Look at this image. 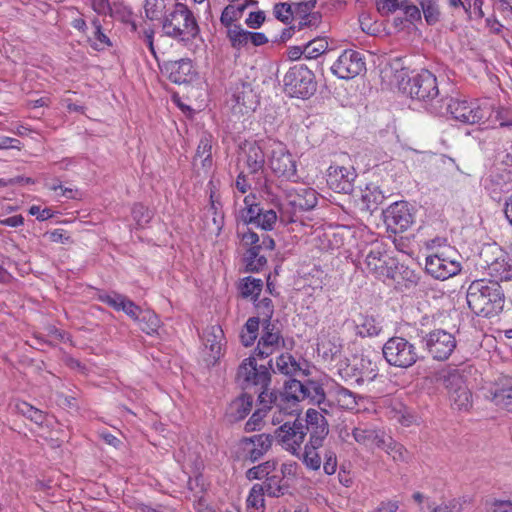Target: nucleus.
<instances>
[{
  "instance_id": "nucleus-1",
  "label": "nucleus",
  "mask_w": 512,
  "mask_h": 512,
  "mask_svg": "<svg viewBox=\"0 0 512 512\" xmlns=\"http://www.w3.org/2000/svg\"><path fill=\"white\" fill-rule=\"evenodd\" d=\"M469 309L479 317L499 315L505 305V294L497 281L479 279L471 282L466 292Z\"/></svg>"
},
{
  "instance_id": "nucleus-2",
  "label": "nucleus",
  "mask_w": 512,
  "mask_h": 512,
  "mask_svg": "<svg viewBox=\"0 0 512 512\" xmlns=\"http://www.w3.org/2000/svg\"><path fill=\"white\" fill-rule=\"evenodd\" d=\"M402 90L412 99L422 103L423 108L430 114L443 112V101L447 94H443L438 87L437 78L430 71L423 69L411 76L402 84Z\"/></svg>"
},
{
  "instance_id": "nucleus-3",
  "label": "nucleus",
  "mask_w": 512,
  "mask_h": 512,
  "mask_svg": "<svg viewBox=\"0 0 512 512\" xmlns=\"http://www.w3.org/2000/svg\"><path fill=\"white\" fill-rule=\"evenodd\" d=\"M162 29L166 36L181 41L194 39L200 32L192 11L180 2L174 3L173 10L164 15Z\"/></svg>"
},
{
  "instance_id": "nucleus-4",
  "label": "nucleus",
  "mask_w": 512,
  "mask_h": 512,
  "mask_svg": "<svg viewBox=\"0 0 512 512\" xmlns=\"http://www.w3.org/2000/svg\"><path fill=\"white\" fill-rule=\"evenodd\" d=\"M304 382L294 378H289L283 384L280 391L271 390L270 392H262L258 395V401L265 407H277L280 412L292 414L296 412L295 407L298 402L302 401Z\"/></svg>"
},
{
  "instance_id": "nucleus-5",
  "label": "nucleus",
  "mask_w": 512,
  "mask_h": 512,
  "mask_svg": "<svg viewBox=\"0 0 512 512\" xmlns=\"http://www.w3.org/2000/svg\"><path fill=\"white\" fill-rule=\"evenodd\" d=\"M254 354L245 358L238 367L237 381L243 389H252L262 392H270L272 359L267 365H258Z\"/></svg>"
},
{
  "instance_id": "nucleus-6",
  "label": "nucleus",
  "mask_w": 512,
  "mask_h": 512,
  "mask_svg": "<svg viewBox=\"0 0 512 512\" xmlns=\"http://www.w3.org/2000/svg\"><path fill=\"white\" fill-rule=\"evenodd\" d=\"M482 267L491 281L512 282V255L497 244L486 245L480 252Z\"/></svg>"
},
{
  "instance_id": "nucleus-7",
  "label": "nucleus",
  "mask_w": 512,
  "mask_h": 512,
  "mask_svg": "<svg viewBox=\"0 0 512 512\" xmlns=\"http://www.w3.org/2000/svg\"><path fill=\"white\" fill-rule=\"evenodd\" d=\"M436 379L447 389L454 409L468 411L472 407V393L457 369H442L436 374Z\"/></svg>"
},
{
  "instance_id": "nucleus-8",
  "label": "nucleus",
  "mask_w": 512,
  "mask_h": 512,
  "mask_svg": "<svg viewBox=\"0 0 512 512\" xmlns=\"http://www.w3.org/2000/svg\"><path fill=\"white\" fill-rule=\"evenodd\" d=\"M283 89L290 97L307 99L316 92L315 75L307 66L296 64L285 73Z\"/></svg>"
},
{
  "instance_id": "nucleus-9",
  "label": "nucleus",
  "mask_w": 512,
  "mask_h": 512,
  "mask_svg": "<svg viewBox=\"0 0 512 512\" xmlns=\"http://www.w3.org/2000/svg\"><path fill=\"white\" fill-rule=\"evenodd\" d=\"M382 353L390 366L402 369L412 367L420 358L416 346L400 336L389 338L383 345Z\"/></svg>"
},
{
  "instance_id": "nucleus-10",
  "label": "nucleus",
  "mask_w": 512,
  "mask_h": 512,
  "mask_svg": "<svg viewBox=\"0 0 512 512\" xmlns=\"http://www.w3.org/2000/svg\"><path fill=\"white\" fill-rule=\"evenodd\" d=\"M268 165L279 178L297 182V162L286 146L279 141L268 140Z\"/></svg>"
},
{
  "instance_id": "nucleus-11",
  "label": "nucleus",
  "mask_w": 512,
  "mask_h": 512,
  "mask_svg": "<svg viewBox=\"0 0 512 512\" xmlns=\"http://www.w3.org/2000/svg\"><path fill=\"white\" fill-rule=\"evenodd\" d=\"M267 146L268 140H261L246 143L243 147V169L247 171L248 175H251L255 184H261L265 179Z\"/></svg>"
},
{
  "instance_id": "nucleus-12",
  "label": "nucleus",
  "mask_w": 512,
  "mask_h": 512,
  "mask_svg": "<svg viewBox=\"0 0 512 512\" xmlns=\"http://www.w3.org/2000/svg\"><path fill=\"white\" fill-rule=\"evenodd\" d=\"M317 202V193L313 188L301 187L285 190V212L290 214V222H296L298 214L312 210Z\"/></svg>"
},
{
  "instance_id": "nucleus-13",
  "label": "nucleus",
  "mask_w": 512,
  "mask_h": 512,
  "mask_svg": "<svg viewBox=\"0 0 512 512\" xmlns=\"http://www.w3.org/2000/svg\"><path fill=\"white\" fill-rule=\"evenodd\" d=\"M443 112L436 114L437 116L451 115V117L464 124H476L485 118V112L479 106L468 103L465 100L454 99L446 96L443 101Z\"/></svg>"
},
{
  "instance_id": "nucleus-14",
  "label": "nucleus",
  "mask_w": 512,
  "mask_h": 512,
  "mask_svg": "<svg viewBox=\"0 0 512 512\" xmlns=\"http://www.w3.org/2000/svg\"><path fill=\"white\" fill-rule=\"evenodd\" d=\"M255 197L248 195L244 199L245 207L240 211L244 224L254 225L265 231L273 229L277 221V213L273 209H264L260 204L254 203Z\"/></svg>"
},
{
  "instance_id": "nucleus-15",
  "label": "nucleus",
  "mask_w": 512,
  "mask_h": 512,
  "mask_svg": "<svg viewBox=\"0 0 512 512\" xmlns=\"http://www.w3.org/2000/svg\"><path fill=\"white\" fill-rule=\"evenodd\" d=\"M383 218L388 231L402 233L414 223V209L406 201H397L383 211Z\"/></svg>"
},
{
  "instance_id": "nucleus-16",
  "label": "nucleus",
  "mask_w": 512,
  "mask_h": 512,
  "mask_svg": "<svg viewBox=\"0 0 512 512\" xmlns=\"http://www.w3.org/2000/svg\"><path fill=\"white\" fill-rule=\"evenodd\" d=\"M365 70L364 54L353 49L344 50L331 66L332 73L344 80L353 79Z\"/></svg>"
},
{
  "instance_id": "nucleus-17",
  "label": "nucleus",
  "mask_w": 512,
  "mask_h": 512,
  "mask_svg": "<svg viewBox=\"0 0 512 512\" xmlns=\"http://www.w3.org/2000/svg\"><path fill=\"white\" fill-rule=\"evenodd\" d=\"M425 349L433 359L444 361L450 357L456 348V339L451 333L437 329L422 337Z\"/></svg>"
},
{
  "instance_id": "nucleus-18",
  "label": "nucleus",
  "mask_w": 512,
  "mask_h": 512,
  "mask_svg": "<svg viewBox=\"0 0 512 512\" xmlns=\"http://www.w3.org/2000/svg\"><path fill=\"white\" fill-rule=\"evenodd\" d=\"M286 450L293 455H299L301 445L305 440L306 431L301 420L296 419L293 423L286 422L275 430L273 435Z\"/></svg>"
},
{
  "instance_id": "nucleus-19",
  "label": "nucleus",
  "mask_w": 512,
  "mask_h": 512,
  "mask_svg": "<svg viewBox=\"0 0 512 512\" xmlns=\"http://www.w3.org/2000/svg\"><path fill=\"white\" fill-rule=\"evenodd\" d=\"M425 270L435 279L446 280L461 271V264L457 260L444 256L443 253L434 254L426 257Z\"/></svg>"
},
{
  "instance_id": "nucleus-20",
  "label": "nucleus",
  "mask_w": 512,
  "mask_h": 512,
  "mask_svg": "<svg viewBox=\"0 0 512 512\" xmlns=\"http://www.w3.org/2000/svg\"><path fill=\"white\" fill-rule=\"evenodd\" d=\"M274 436L261 433L250 437H242L239 441L245 459L252 463L259 461L272 447Z\"/></svg>"
},
{
  "instance_id": "nucleus-21",
  "label": "nucleus",
  "mask_w": 512,
  "mask_h": 512,
  "mask_svg": "<svg viewBox=\"0 0 512 512\" xmlns=\"http://www.w3.org/2000/svg\"><path fill=\"white\" fill-rule=\"evenodd\" d=\"M304 431L309 433L311 444L324 445L329 434V424L322 413L315 409H308L305 415Z\"/></svg>"
},
{
  "instance_id": "nucleus-22",
  "label": "nucleus",
  "mask_w": 512,
  "mask_h": 512,
  "mask_svg": "<svg viewBox=\"0 0 512 512\" xmlns=\"http://www.w3.org/2000/svg\"><path fill=\"white\" fill-rule=\"evenodd\" d=\"M356 177L353 168L331 166L328 170L327 184L337 193L350 194L353 192Z\"/></svg>"
},
{
  "instance_id": "nucleus-23",
  "label": "nucleus",
  "mask_w": 512,
  "mask_h": 512,
  "mask_svg": "<svg viewBox=\"0 0 512 512\" xmlns=\"http://www.w3.org/2000/svg\"><path fill=\"white\" fill-rule=\"evenodd\" d=\"M232 99L245 109L254 111L259 104V96L253 88V83L248 80L237 79L231 87Z\"/></svg>"
},
{
  "instance_id": "nucleus-24",
  "label": "nucleus",
  "mask_w": 512,
  "mask_h": 512,
  "mask_svg": "<svg viewBox=\"0 0 512 512\" xmlns=\"http://www.w3.org/2000/svg\"><path fill=\"white\" fill-rule=\"evenodd\" d=\"M98 299L116 311H123L133 320H138L140 315L144 312L127 296L117 292L102 293L99 295Z\"/></svg>"
},
{
  "instance_id": "nucleus-25",
  "label": "nucleus",
  "mask_w": 512,
  "mask_h": 512,
  "mask_svg": "<svg viewBox=\"0 0 512 512\" xmlns=\"http://www.w3.org/2000/svg\"><path fill=\"white\" fill-rule=\"evenodd\" d=\"M193 65L190 59H180L177 61H167L164 63L162 71L167 74L168 79L175 84L187 83L190 80Z\"/></svg>"
},
{
  "instance_id": "nucleus-26",
  "label": "nucleus",
  "mask_w": 512,
  "mask_h": 512,
  "mask_svg": "<svg viewBox=\"0 0 512 512\" xmlns=\"http://www.w3.org/2000/svg\"><path fill=\"white\" fill-rule=\"evenodd\" d=\"M280 341L284 342L281 333H262L253 354L260 359H265L272 355L274 351L279 348Z\"/></svg>"
},
{
  "instance_id": "nucleus-27",
  "label": "nucleus",
  "mask_w": 512,
  "mask_h": 512,
  "mask_svg": "<svg viewBox=\"0 0 512 512\" xmlns=\"http://www.w3.org/2000/svg\"><path fill=\"white\" fill-rule=\"evenodd\" d=\"M253 397L249 394H242L235 399L229 406L227 418L231 423L243 420L251 411Z\"/></svg>"
},
{
  "instance_id": "nucleus-28",
  "label": "nucleus",
  "mask_w": 512,
  "mask_h": 512,
  "mask_svg": "<svg viewBox=\"0 0 512 512\" xmlns=\"http://www.w3.org/2000/svg\"><path fill=\"white\" fill-rule=\"evenodd\" d=\"M198 159H200L201 167L205 172H207L212 167V136L208 133H204L200 138L193 159L194 166L197 165Z\"/></svg>"
},
{
  "instance_id": "nucleus-29",
  "label": "nucleus",
  "mask_w": 512,
  "mask_h": 512,
  "mask_svg": "<svg viewBox=\"0 0 512 512\" xmlns=\"http://www.w3.org/2000/svg\"><path fill=\"white\" fill-rule=\"evenodd\" d=\"M339 374L345 381L363 385L366 381H372L376 377V372L372 369L370 371L360 370L356 365L345 364L339 368Z\"/></svg>"
},
{
  "instance_id": "nucleus-30",
  "label": "nucleus",
  "mask_w": 512,
  "mask_h": 512,
  "mask_svg": "<svg viewBox=\"0 0 512 512\" xmlns=\"http://www.w3.org/2000/svg\"><path fill=\"white\" fill-rule=\"evenodd\" d=\"M260 486L264 487L263 490L269 497L276 498L285 495L289 490V484L284 481L283 475H280L277 470L270 474Z\"/></svg>"
},
{
  "instance_id": "nucleus-31",
  "label": "nucleus",
  "mask_w": 512,
  "mask_h": 512,
  "mask_svg": "<svg viewBox=\"0 0 512 512\" xmlns=\"http://www.w3.org/2000/svg\"><path fill=\"white\" fill-rule=\"evenodd\" d=\"M355 323L356 335L362 338L377 336L382 331V326L372 315L360 314Z\"/></svg>"
},
{
  "instance_id": "nucleus-32",
  "label": "nucleus",
  "mask_w": 512,
  "mask_h": 512,
  "mask_svg": "<svg viewBox=\"0 0 512 512\" xmlns=\"http://www.w3.org/2000/svg\"><path fill=\"white\" fill-rule=\"evenodd\" d=\"M386 276L393 279L396 282L397 287L401 290L414 288L419 282V276L415 271L403 265L400 267L396 266V271L392 275Z\"/></svg>"
},
{
  "instance_id": "nucleus-33",
  "label": "nucleus",
  "mask_w": 512,
  "mask_h": 512,
  "mask_svg": "<svg viewBox=\"0 0 512 512\" xmlns=\"http://www.w3.org/2000/svg\"><path fill=\"white\" fill-rule=\"evenodd\" d=\"M385 199L384 193L377 185L369 184L361 194L363 209L372 213Z\"/></svg>"
},
{
  "instance_id": "nucleus-34",
  "label": "nucleus",
  "mask_w": 512,
  "mask_h": 512,
  "mask_svg": "<svg viewBox=\"0 0 512 512\" xmlns=\"http://www.w3.org/2000/svg\"><path fill=\"white\" fill-rule=\"evenodd\" d=\"M93 27V35L87 36V42L96 51H103L106 48L112 47V42L109 37L103 32L102 24L97 17L91 20Z\"/></svg>"
},
{
  "instance_id": "nucleus-35",
  "label": "nucleus",
  "mask_w": 512,
  "mask_h": 512,
  "mask_svg": "<svg viewBox=\"0 0 512 512\" xmlns=\"http://www.w3.org/2000/svg\"><path fill=\"white\" fill-rule=\"evenodd\" d=\"M324 445H316L314 443L307 442L304 446L303 452H299L297 455L305 466L311 470H318L322 465V456L318 450Z\"/></svg>"
},
{
  "instance_id": "nucleus-36",
  "label": "nucleus",
  "mask_w": 512,
  "mask_h": 512,
  "mask_svg": "<svg viewBox=\"0 0 512 512\" xmlns=\"http://www.w3.org/2000/svg\"><path fill=\"white\" fill-rule=\"evenodd\" d=\"M51 420L48 419L41 410L34 407V440L40 442L52 440V432L50 430Z\"/></svg>"
},
{
  "instance_id": "nucleus-37",
  "label": "nucleus",
  "mask_w": 512,
  "mask_h": 512,
  "mask_svg": "<svg viewBox=\"0 0 512 512\" xmlns=\"http://www.w3.org/2000/svg\"><path fill=\"white\" fill-rule=\"evenodd\" d=\"M223 338V331L220 326L208 327L203 332V342L206 348H208L213 357H219L221 353V341Z\"/></svg>"
},
{
  "instance_id": "nucleus-38",
  "label": "nucleus",
  "mask_w": 512,
  "mask_h": 512,
  "mask_svg": "<svg viewBox=\"0 0 512 512\" xmlns=\"http://www.w3.org/2000/svg\"><path fill=\"white\" fill-rule=\"evenodd\" d=\"M492 395L495 405L512 412V379L496 388Z\"/></svg>"
},
{
  "instance_id": "nucleus-39",
  "label": "nucleus",
  "mask_w": 512,
  "mask_h": 512,
  "mask_svg": "<svg viewBox=\"0 0 512 512\" xmlns=\"http://www.w3.org/2000/svg\"><path fill=\"white\" fill-rule=\"evenodd\" d=\"M259 325H260L259 317H250L246 321V323L240 333L241 343L245 347H250L254 344V342L258 336Z\"/></svg>"
},
{
  "instance_id": "nucleus-40",
  "label": "nucleus",
  "mask_w": 512,
  "mask_h": 512,
  "mask_svg": "<svg viewBox=\"0 0 512 512\" xmlns=\"http://www.w3.org/2000/svg\"><path fill=\"white\" fill-rule=\"evenodd\" d=\"M227 29V38L234 49L240 50L249 43V31L244 30L241 25L225 27Z\"/></svg>"
},
{
  "instance_id": "nucleus-41",
  "label": "nucleus",
  "mask_w": 512,
  "mask_h": 512,
  "mask_svg": "<svg viewBox=\"0 0 512 512\" xmlns=\"http://www.w3.org/2000/svg\"><path fill=\"white\" fill-rule=\"evenodd\" d=\"M263 288V281L251 276L246 277L240 284V293L243 298L251 297L256 302Z\"/></svg>"
},
{
  "instance_id": "nucleus-42",
  "label": "nucleus",
  "mask_w": 512,
  "mask_h": 512,
  "mask_svg": "<svg viewBox=\"0 0 512 512\" xmlns=\"http://www.w3.org/2000/svg\"><path fill=\"white\" fill-rule=\"evenodd\" d=\"M108 15L116 20L131 25V30L135 32L137 30L136 23L132 20V11L130 8L123 3L113 2Z\"/></svg>"
},
{
  "instance_id": "nucleus-43",
  "label": "nucleus",
  "mask_w": 512,
  "mask_h": 512,
  "mask_svg": "<svg viewBox=\"0 0 512 512\" xmlns=\"http://www.w3.org/2000/svg\"><path fill=\"white\" fill-rule=\"evenodd\" d=\"M247 9V4H239L235 6L233 4L227 5L220 17V22L224 27H231L236 25L234 22L241 19L244 11Z\"/></svg>"
},
{
  "instance_id": "nucleus-44",
  "label": "nucleus",
  "mask_w": 512,
  "mask_h": 512,
  "mask_svg": "<svg viewBox=\"0 0 512 512\" xmlns=\"http://www.w3.org/2000/svg\"><path fill=\"white\" fill-rule=\"evenodd\" d=\"M291 20L293 21L292 26L295 27L297 34H300L305 30L312 32L321 24L322 14L320 12H315L314 14L307 15L306 18L298 17L292 18Z\"/></svg>"
},
{
  "instance_id": "nucleus-45",
  "label": "nucleus",
  "mask_w": 512,
  "mask_h": 512,
  "mask_svg": "<svg viewBox=\"0 0 512 512\" xmlns=\"http://www.w3.org/2000/svg\"><path fill=\"white\" fill-rule=\"evenodd\" d=\"M277 370L286 376H293L301 370L300 364L288 353H283L276 359Z\"/></svg>"
},
{
  "instance_id": "nucleus-46",
  "label": "nucleus",
  "mask_w": 512,
  "mask_h": 512,
  "mask_svg": "<svg viewBox=\"0 0 512 512\" xmlns=\"http://www.w3.org/2000/svg\"><path fill=\"white\" fill-rule=\"evenodd\" d=\"M333 397L336 405L342 409L352 410L357 406L356 395L342 386L335 389Z\"/></svg>"
},
{
  "instance_id": "nucleus-47",
  "label": "nucleus",
  "mask_w": 512,
  "mask_h": 512,
  "mask_svg": "<svg viewBox=\"0 0 512 512\" xmlns=\"http://www.w3.org/2000/svg\"><path fill=\"white\" fill-rule=\"evenodd\" d=\"M325 394L323 385L319 381L307 380L304 382L302 401L308 399L312 404L323 399Z\"/></svg>"
},
{
  "instance_id": "nucleus-48",
  "label": "nucleus",
  "mask_w": 512,
  "mask_h": 512,
  "mask_svg": "<svg viewBox=\"0 0 512 512\" xmlns=\"http://www.w3.org/2000/svg\"><path fill=\"white\" fill-rule=\"evenodd\" d=\"M277 468V461L268 460L257 466H254L247 470L246 477L249 480H261L267 478L271 473L275 472Z\"/></svg>"
},
{
  "instance_id": "nucleus-49",
  "label": "nucleus",
  "mask_w": 512,
  "mask_h": 512,
  "mask_svg": "<svg viewBox=\"0 0 512 512\" xmlns=\"http://www.w3.org/2000/svg\"><path fill=\"white\" fill-rule=\"evenodd\" d=\"M259 247L249 248L245 254L246 270L250 272H258L267 263L265 256L260 255Z\"/></svg>"
},
{
  "instance_id": "nucleus-50",
  "label": "nucleus",
  "mask_w": 512,
  "mask_h": 512,
  "mask_svg": "<svg viewBox=\"0 0 512 512\" xmlns=\"http://www.w3.org/2000/svg\"><path fill=\"white\" fill-rule=\"evenodd\" d=\"M306 58L314 59L322 55L328 49L326 38L315 36L310 38L306 43Z\"/></svg>"
},
{
  "instance_id": "nucleus-51",
  "label": "nucleus",
  "mask_w": 512,
  "mask_h": 512,
  "mask_svg": "<svg viewBox=\"0 0 512 512\" xmlns=\"http://www.w3.org/2000/svg\"><path fill=\"white\" fill-rule=\"evenodd\" d=\"M417 3L428 25H434L439 21L440 10L436 0H417Z\"/></svg>"
},
{
  "instance_id": "nucleus-52",
  "label": "nucleus",
  "mask_w": 512,
  "mask_h": 512,
  "mask_svg": "<svg viewBox=\"0 0 512 512\" xmlns=\"http://www.w3.org/2000/svg\"><path fill=\"white\" fill-rule=\"evenodd\" d=\"M384 251L381 246H376L372 248L365 257V264L367 270L372 273H377L380 268L383 267L385 263L383 261Z\"/></svg>"
},
{
  "instance_id": "nucleus-53",
  "label": "nucleus",
  "mask_w": 512,
  "mask_h": 512,
  "mask_svg": "<svg viewBox=\"0 0 512 512\" xmlns=\"http://www.w3.org/2000/svg\"><path fill=\"white\" fill-rule=\"evenodd\" d=\"M261 408L257 409L249 418V420L245 423L244 430L245 432H254L261 430L263 426V418L266 415L267 410L271 409L272 407H265L263 404H261Z\"/></svg>"
},
{
  "instance_id": "nucleus-54",
  "label": "nucleus",
  "mask_w": 512,
  "mask_h": 512,
  "mask_svg": "<svg viewBox=\"0 0 512 512\" xmlns=\"http://www.w3.org/2000/svg\"><path fill=\"white\" fill-rule=\"evenodd\" d=\"M384 450L394 461L407 462L409 459V453L406 448L394 439L388 441Z\"/></svg>"
},
{
  "instance_id": "nucleus-55",
  "label": "nucleus",
  "mask_w": 512,
  "mask_h": 512,
  "mask_svg": "<svg viewBox=\"0 0 512 512\" xmlns=\"http://www.w3.org/2000/svg\"><path fill=\"white\" fill-rule=\"evenodd\" d=\"M152 212L141 203L134 204L132 208V217L137 227L143 228L152 219Z\"/></svg>"
},
{
  "instance_id": "nucleus-56",
  "label": "nucleus",
  "mask_w": 512,
  "mask_h": 512,
  "mask_svg": "<svg viewBox=\"0 0 512 512\" xmlns=\"http://www.w3.org/2000/svg\"><path fill=\"white\" fill-rule=\"evenodd\" d=\"M138 320L140 321L141 330L149 335L156 332L159 326L157 315L150 311H144Z\"/></svg>"
},
{
  "instance_id": "nucleus-57",
  "label": "nucleus",
  "mask_w": 512,
  "mask_h": 512,
  "mask_svg": "<svg viewBox=\"0 0 512 512\" xmlns=\"http://www.w3.org/2000/svg\"><path fill=\"white\" fill-rule=\"evenodd\" d=\"M165 8V0H145V15L150 20L160 19Z\"/></svg>"
},
{
  "instance_id": "nucleus-58",
  "label": "nucleus",
  "mask_w": 512,
  "mask_h": 512,
  "mask_svg": "<svg viewBox=\"0 0 512 512\" xmlns=\"http://www.w3.org/2000/svg\"><path fill=\"white\" fill-rule=\"evenodd\" d=\"M323 469L327 475H332L337 469V456L334 450L330 447H325L323 454Z\"/></svg>"
},
{
  "instance_id": "nucleus-59",
  "label": "nucleus",
  "mask_w": 512,
  "mask_h": 512,
  "mask_svg": "<svg viewBox=\"0 0 512 512\" xmlns=\"http://www.w3.org/2000/svg\"><path fill=\"white\" fill-rule=\"evenodd\" d=\"M273 12L275 17L283 23H288L293 18L292 4L287 2L275 4Z\"/></svg>"
},
{
  "instance_id": "nucleus-60",
  "label": "nucleus",
  "mask_w": 512,
  "mask_h": 512,
  "mask_svg": "<svg viewBox=\"0 0 512 512\" xmlns=\"http://www.w3.org/2000/svg\"><path fill=\"white\" fill-rule=\"evenodd\" d=\"M377 10L382 16H388L394 13L397 9L402 8L403 1L396 2V0H377Z\"/></svg>"
},
{
  "instance_id": "nucleus-61",
  "label": "nucleus",
  "mask_w": 512,
  "mask_h": 512,
  "mask_svg": "<svg viewBox=\"0 0 512 512\" xmlns=\"http://www.w3.org/2000/svg\"><path fill=\"white\" fill-rule=\"evenodd\" d=\"M374 430L366 427H355L352 430V436L357 443L367 446L371 444Z\"/></svg>"
},
{
  "instance_id": "nucleus-62",
  "label": "nucleus",
  "mask_w": 512,
  "mask_h": 512,
  "mask_svg": "<svg viewBox=\"0 0 512 512\" xmlns=\"http://www.w3.org/2000/svg\"><path fill=\"white\" fill-rule=\"evenodd\" d=\"M258 314L262 316V319L272 318L274 314V305L270 298H263L259 301L254 302Z\"/></svg>"
},
{
  "instance_id": "nucleus-63",
  "label": "nucleus",
  "mask_w": 512,
  "mask_h": 512,
  "mask_svg": "<svg viewBox=\"0 0 512 512\" xmlns=\"http://www.w3.org/2000/svg\"><path fill=\"white\" fill-rule=\"evenodd\" d=\"M43 238L47 239L51 242L62 243V244H67V243L72 242L70 235L63 229H56L51 232H45L43 234Z\"/></svg>"
},
{
  "instance_id": "nucleus-64",
  "label": "nucleus",
  "mask_w": 512,
  "mask_h": 512,
  "mask_svg": "<svg viewBox=\"0 0 512 512\" xmlns=\"http://www.w3.org/2000/svg\"><path fill=\"white\" fill-rule=\"evenodd\" d=\"M405 14V21L413 24L414 22L421 20V11L416 5H409L403 0V6L401 8Z\"/></svg>"
}]
</instances>
